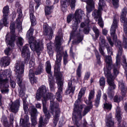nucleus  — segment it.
<instances>
[{"label": "nucleus", "instance_id": "obj_57", "mask_svg": "<svg viewBox=\"0 0 127 127\" xmlns=\"http://www.w3.org/2000/svg\"><path fill=\"white\" fill-rule=\"evenodd\" d=\"M17 80L18 83L20 87H22L21 86V84L22 83V79L20 78L21 76H17Z\"/></svg>", "mask_w": 127, "mask_h": 127}, {"label": "nucleus", "instance_id": "obj_28", "mask_svg": "<svg viewBox=\"0 0 127 127\" xmlns=\"http://www.w3.org/2000/svg\"><path fill=\"white\" fill-rule=\"evenodd\" d=\"M48 122V120L45 119L44 120L42 117L41 116L39 118V125L38 127H42L44 126L45 124L47 123Z\"/></svg>", "mask_w": 127, "mask_h": 127}, {"label": "nucleus", "instance_id": "obj_21", "mask_svg": "<svg viewBox=\"0 0 127 127\" xmlns=\"http://www.w3.org/2000/svg\"><path fill=\"white\" fill-rule=\"evenodd\" d=\"M29 45H26L25 46L22 51V56L25 57L27 59H29L30 56V53L28 48Z\"/></svg>", "mask_w": 127, "mask_h": 127}, {"label": "nucleus", "instance_id": "obj_14", "mask_svg": "<svg viewBox=\"0 0 127 127\" xmlns=\"http://www.w3.org/2000/svg\"><path fill=\"white\" fill-rule=\"evenodd\" d=\"M102 10H94L92 15L96 21H98V23L101 27L103 28V23L102 19L101 16V12Z\"/></svg>", "mask_w": 127, "mask_h": 127}, {"label": "nucleus", "instance_id": "obj_32", "mask_svg": "<svg viewBox=\"0 0 127 127\" xmlns=\"http://www.w3.org/2000/svg\"><path fill=\"white\" fill-rule=\"evenodd\" d=\"M3 18L0 21V24L3 25L4 26H7L9 23V22L7 20V16H3Z\"/></svg>", "mask_w": 127, "mask_h": 127}, {"label": "nucleus", "instance_id": "obj_47", "mask_svg": "<svg viewBox=\"0 0 127 127\" xmlns=\"http://www.w3.org/2000/svg\"><path fill=\"white\" fill-rule=\"evenodd\" d=\"M123 65L125 70L126 71H127V63L126 62V59L125 58V56H123Z\"/></svg>", "mask_w": 127, "mask_h": 127}, {"label": "nucleus", "instance_id": "obj_9", "mask_svg": "<svg viewBox=\"0 0 127 127\" xmlns=\"http://www.w3.org/2000/svg\"><path fill=\"white\" fill-rule=\"evenodd\" d=\"M10 28L11 35L10 38L8 37L9 36H10V34H7L6 36V42L8 45L12 47H14L15 45L14 42L15 40V35L14 34L15 30L14 23L12 22L11 23Z\"/></svg>", "mask_w": 127, "mask_h": 127}, {"label": "nucleus", "instance_id": "obj_40", "mask_svg": "<svg viewBox=\"0 0 127 127\" xmlns=\"http://www.w3.org/2000/svg\"><path fill=\"white\" fill-rule=\"evenodd\" d=\"M47 51L48 54L50 56H52L53 53V52L52 50V46L50 44L48 43L47 44Z\"/></svg>", "mask_w": 127, "mask_h": 127}, {"label": "nucleus", "instance_id": "obj_7", "mask_svg": "<svg viewBox=\"0 0 127 127\" xmlns=\"http://www.w3.org/2000/svg\"><path fill=\"white\" fill-rule=\"evenodd\" d=\"M74 15V18L72 21L73 32L70 33L69 42L70 41L73 36L75 35L76 31L78 28V25L80 22L82 17L84 16L85 14L83 11L80 9H78L76 10Z\"/></svg>", "mask_w": 127, "mask_h": 127}, {"label": "nucleus", "instance_id": "obj_52", "mask_svg": "<svg viewBox=\"0 0 127 127\" xmlns=\"http://www.w3.org/2000/svg\"><path fill=\"white\" fill-rule=\"evenodd\" d=\"M122 99V98L121 97L116 95L114 97V102H120Z\"/></svg>", "mask_w": 127, "mask_h": 127}, {"label": "nucleus", "instance_id": "obj_62", "mask_svg": "<svg viewBox=\"0 0 127 127\" xmlns=\"http://www.w3.org/2000/svg\"><path fill=\"white\" fill-rule=\"evenodd\" d=\"M107 39L111 46H113V45L114 44L112 42V41L111 38L109 37H107Z\"/></svg>", "mask_w": 127, "mask_h": 127}, {"label": "nucleus", "instance_id": "obj_13", "mask_svg": "<svg viewBox=\"0 0 127 127\" xmlns=\"http://www.w3.org/2000/svg\"><path fill=\"white\" fill-rule=\"evenodd\" d=\"M22 62L18 61L15 64V70L17 76H21L24 71V65Z\"/></svg>", "mask_w": 127, "mask_h": 127}, {"label": "nucleus", "instance_id": "obj_38", "mask_svg": "<svg viewBox=\"0 0 127 127\" xmlns=\"http://www.w3.org/2000/svg\"><path fill=\"white\" fill-rule=\"evenodd\" d=\"M23 39L21 37H18L16 39V43L18 46H22L23 44Z\"/></svg>", "mask_w": 127, "mask_h": 127}, {"label": "nucleus", "instance_id": "obj_29", "mask_svg": "<svg viewBox=\"0 0 127 127\" xmlns=\"http://www.w3.org/2000/svg\"><path fill=\"white\" fill-rule=\"evenodd\" d=\"M76 36L77 37V39L74 40L73 42V43L74 44L78 43L81 41L83 39V36L80 35L79 33L77 34L76 35Z\"/></svg>", "mask_w": 127, "mask_h": 127}, {"label": "nucleus", "instance_id": "obj_20", "mask_svg": "<svg viewBox=\"0 0 127 127\" xmlns=\"http://www.w3.org/2000/svg\"><path fill=\"white\" fill-rule=\"evenodd\" d=\"M82 1L86 2L87 5L86 8L88 12L91 11L94 7V3L93 0H81Z\"/></svg>", "mask_w": 127, "mask_h": 127}, {"label": "nucleus", "instance_id": "obj_60", "mask_svg": "<svg viewBox=\"0 0 127 127\" xmlns=\"http://www.w3.org/2000/svg\"><path fill=\"white\" fill-rule=\"evenodd\" d=\"M31 80V79H30V81L31 83L32 84H34V83H36L37 82V80L36 78L34 77L32 78V79Z\"/></svg>", "mask_w": 127, "mask_h": 127}, {"label": "nucleus", "instance_id": "obj_37", "mask_svg": "<svg viewBox=\"0 0 127 127\" xmlns=\"http://www.w3.org/2000/svg\"><path fill=\"white\" fill-rule=\"evenodd\" d=\"M46 70L47 72L49 74H52L51 72V66L50 63L49 61H48L46 62Z\"/></svg>", "mask_w": 127, "mask_h": 127}, {"label": "nucleus", "instance_id": "obj_48", "mask_svg": "<svg viewBox=\"0 0 127 127\" xmlns=\"http://www.w3.org/2000/svg\"><path fill=\"white\" fill-rule=\"evenodd\" d=\"M85 24L84 23H82L81 24V27L82 28H83L85 26L88 27L89 26V24L90 22L89 20V19H86L85 21Z\"/></svg>", "mask_w": 127, "mask_h": 127}, {"label": "nucleus", "instance_id": "obj_26", "mask_svg": "<svg viewBox=\"0 0 127 127\" xmlns=\"http://www.w3.org/2000/svg\"><path fill=\"white\" fill-rule=\"evenodd\" d=\"M72 82L70 81L68 83V86L67 88L65 94L67 95L70 93H73L75 90V87H73L72 85Z\"/></svg>", "mask_w": 127, "mask_h": 127}, {"label": "nucleus", "instance_id": "obj_5", "mask_svg": "<svg viewBox=\"0 0 127 127\" xmlns=\"http://www.w3.org/2000/svg\"><path fill=\"white\" fill-rule=\"evenodd\" d=\"M105 62L106 64V67L104 68V73L107 78L108 83L109 85L108 90L110 92L116 88V86L113 81L114 78L111 75L110 71L111 69L112 64V60L110 56H107L106 57Z\"/></svg>", "mask_w": 127, "mask_h": 127}, {"label": "nucleus", "instance_id": "obj_64", "mask_svg": "<svg viewBox=\"0 0 127 127\" xmlns=\"http://www.w3.org/2000/svg\"><path fill=\"white\" fill-rule=\"evenodd\" d=\"M31 22L32 25L33 26L36 24V19L32 20V18L31 20Z\"/></svg>", "mask_w": 127, "mask_h": 127}, {"label": "nucleus", "instance_id": "obj_23", "mask_svg": "<svg viewBox=\"0 0 127 127\" xmlns=\"http://www.w3.org/2000/svg\"><path fill=\"white\" fill-rule=\"evenodd\" d=\"M10 62V59L9 57H4L1 59L0 65L1 66H7L9 64Z\"/></svg>", "mask_w": 127, "mask_h": 127}, {"label": "nucleus", "instance_id": "obj_36", "mask_svg": "<svg viewBox=\"0 0 127 127\" xmlns=\"http://www.w3.org/2000/svg\"><path fill=\"white\" fill-rule=\"evenodd\" d=\"M116 117L119 123H120V120L121 118L120 115V110L119 108L117 107L116 110Z\"/></svg>", "mask_w": 127, "mask_h": 127}, {"label": "nucleus", "instance_id": "obj_30", "mask_svg": "<svg viewBox=\"0 0 127 127\" xmlns=\"http://www.w3.org/2000/svg\"><path fill=\"white\" fill-rule=\"evenodd\" d=\"M116 63V64L114 65L113 66V70L114 74V77H116L118 74L119 72V70L118 67V65L119 64H118Z\"/></svg>", "mask_w": 127, "mask_h": 127}, {"label": "nucleus", "instance_id": "obj_42", "mask_svg": "<svg viewBox=\"0 0 127 127\" xmlns=\"http://www.w3.org/2000/svg\"><path fill=\"white\" fill-rule=\"evenodd\" d=\"M52 9V7L47 6L45 8V12L46 15H48L50 14L51 12V9Z\"/></svg>", "mask_w": 127, "mask_h": 127}, {"label": "nucleus", "instance_id": "obj_11", "mask_svg": "<svg viewBox=\"0 0 127 127\" xmlns=\"http://www.w3.org/2000/svg\"><path fill=\"white\" fill-rule=\"evenodd\" d=\"M75 0H63L61 1V8L63 12L67 10V6L70 5L71 8H74L75 6Z\"/></svg>", "mask_w": 127, "mask_h": 127}, {"label": "nucleus", "instance_id": "obj_16", "mask_svg": "<svg viewBox=\"0 0 127 127\" xmlns=\"http://www.w3.org/2000/svg\"><path fill=\"white\" fill-rule=\"evenodd\" d=\"M99 50L100 53L103 56H104V53L102 48L104 47H108V44L106 41L105 37L102 36H100L99 37Z\"/></svg>", "mask_w": 127, "mask_h": 127}, {"label": "nucleus", "instance_id": "obj_49", "mask_svg": "<svg viewBox=\"0 0 127 127\" xmlns=\"http://www.w3.org/2000/svg\"><path fill=\"white\" fill-rule=\"evenodd\" d=\"M75 15L73 16V14H70L67 17V21L68 23H69L72 20V17L73 18V20L74 19Z\"/></svg>", "mask_w": 127, "mask_h": 127}, {"label": "nucleus", "instance_id": "obj_43", "mask_svg": "<svg viewBox=\"0 0 127 127\" xmlns=\"http://www.w3.org/2000/svg\"><path fill=\"white\" fill-rule=\"evenodd\" d=\"M99 1L98 8L99 10H102L103 6L105 4V2L103 0H99Z\"/></svg>", "mask_w": 127, "mask_h": 127}, {"label": "nucleus", "instance_id": "obj_56", "mask_svg": "<svg viewBox=\"0 0 127 127\" xmlns=\"http://www.w3.org/2000/svg\"><path fill=\"white\" fill-rule=\"evenodd\" d=\"M2 121L3 123V125L5 126H8V122L6 118H5L4 119V118H2Z\"/></svg>", "mask_w": 127, "mask_h": 127}, {"label": "nucleus", "instance_id": "obj_58", "mask_svg": "<svg viewBox=\"0 0 127 127\" xmlns=\"http://www.w3.org/2000/svg\"><path fill=\"white\" fill-rule=\"evenodd\" d=\"M121 42L119 40H118L116 42L115 44L116 46L118 47V48H122L121 46Z\"/></svg>", "mask_w": 127, "mask_h": 127}, {"label": "nucleus", "instance_id": "obj_59", "mask_svg": "<svg viewBox=\"0 0 127 127\" xmlns=\"http://www.w3.org/2000/svg\"><path fill=\"white\" fill-rule=\"evenodd\" d=\"M10 86L12 88H14L15 86L16 83L13 80H11L10 81Z\"/></svg>", "mask_w": 127, "mask_h": 127}, {"label": "nucleus", "instance_id": "obj_15", "mask_svg": "<svg viewBox=\"0 0 127 127\" xmlns=\"http://www.w3.org/2000/svg\"><path fill=\"white\" fill-rule=\"evenodd\" d=\"M118 20L114 18L113 19V23L110 30V33L111 36L113 37L114 39H117V35L116 34V30L118 28Z\"/></svg>", "mask_w": 127, "mask_h": 127}, {"label": "nucleus", "instance_id": "obj_35", "mask_svg": "<svg viewBox=\"0 0 127 127\" xmlns=\"http://www.w3.org/2000/svg\"><path fill=\"white\" fill-rule=\"evenodd\" d=\"M92 27L93 31L95 33V38L97 39L99 35V31L95 25L93 26Z\"/></svg>", "mask_w": 127, "mask_h": 127}, {"label": "nucleus", "instance_id": "obj_22", "mask_svg": "<svg viewBox=\"0 0 127 127\" xmlns=\"http://www.w3.org/2000/svg\"><path fill=\"white\" fill-rule=\"evenodd\" d=\"M106 121V126L107 127H114V122L112 119V115L111 113H110L107 117Z\"/></svg>", "mask_w": 127, "mask_h": 127}, {"label": "nucleus", "instance_id": "obj_33", "mask_svg": "<svg viewBox=\"0 0 127 127\" xmlns=\"http://www.w3.org/2000/svg\"><path fill=\"white\" fill-rule=\"evenodd\" d=\"M2 12L3 16H8L9 13V9L8 6H6L3 8Z\"/></svg>", "mask_w": 127, "mask_h": 127}, {"label": "nucleus", "instance_id": "obj_4", "mask_svg": "<svg viewBox=\"0 0 127 127\" xmlns=\"http://www.w3.org/2000/svg\"><path fill=\"white\" fill-rule=\"evenodd\" d=\"M33 30L30 28L28 31L26 37L29 40L30 47L33 51H35L37 55L39 56L43 49V46L42 42L36 40L32 36Z\"/></svg>", "mask_w": 127, "mask_h": 127}, {"label": "nucleus", "instance_id": "obj_8", "mask_svg": "<svg viewBox=\"0 0 127 127\" xmlns=\"http://www.w3.org/2000/svg\"><path fill=\"white\" fill-rule=\"evenodd\" d=\"M127 11L126 7H124L122 10L120 18L121 22L123 24L124 32L126 35V36L123 35V46L125 48H127V19L126 17Z\"/></svg>", "mask_w": 127, "mask_h": 127}, {"label": "nucleus", "instance_id": "obj_10", "mask_svg": "<svg viewBox=\"0 0 127 127\" xmlns=\"http://www.w3.org/2000/svg\"><path fill=\"white\" fill-rule=\"evenodd\" d=\"M95 94V92L94 90H91L89 93L88 97V100H86V103L90 105V106H87L84 108V109L83 111L82 115L83 116L85 115L89 111L90 109H91L93 107L92 104V101L91 100L92 99L94 98Z\"/></svg>", "mask_w": 127, "mask_h": 127}, {"label": "nucleus", "instance_id": "obj_44", "mask_svg": "<svg viewBox=\"0 0 127 127\" xmlns=\"http://www.w3.org/2000/svg\"><path fill=\"white\" fill-rule=\"evenodd\" d=\"M104 108L108 110H110L112 107L111 104L107 101L105 102L104 104Z\"/></svg>", "mask_w": 127, "mask_h": 127}, {"label": "nucleus", "instance_id": "obj_24", "mask_svg": "<svg viewBox=\"0 0 127 127\" xmlns=\"http://www.w3.org/2000/svg\"><path fill=\"white\" fill-rule=\"evenodd\" d=\"M119 88L121 91L122 95L124 96L126 93L127 88L122 81L119 82Z\"/></svg>", "mask_w": 127, "mask_h": 127}, {"label": "nucleus", "instance_id": "obj_3", "mask_svg": "<svg viewBox=\"0 0 127 127\" xmlns=\"http://www.w3.org/2000/svg\"><path fill=\"white\" fill-rule=\"evenodd\" d=\"M85 90L86 88H85L81 90L78 94V98L74 104V112L73 113L72 119L77 126V127H82V126L80 125L78 120V119L81 120L82 117L81 113L82 109L84 105L80 104L81 98L85 93Z\"/></svg>", "mask_w": 127, "mask_h": 127}, {"label": "nucleus", "instance_id": "obj_25", "mask_svg": "<svg viewBox=\"0 0 127 127\" xmlns=\"http://www.w3.org/2000/svg\"><path fill=\"white\" fill-rule=\"evenodd\" d=\"M48 80L50 90H53L54 88V86L55 85V82L54 81V78L53 77L52 74H50L48 75Z\"/></svg>", "mask_w": 127, "mask_h": 127}, {"label": "nucleus", "instance_id": "obj_6", "mask_svg": "<svg viewBox=\"0 0 127 127\" xmlns=\"http://www.w3.org/2000/svg\"><path fill=\"white\" fill-rule=\"evenodd\" d=\"M11 74V72L9 69L5 70L0 73V86L2 88L1 90L2 94H7L9 92L8 79Z\"/></svg>", "mask_w": 127, "mask_h": 127}, {"label": "nucleus", "instance_id": "obj_18", "mask_svg": "<svg viewBox=\"0 0 127 127\" xmlns=\"http://www.w3.org/2000/svg\"><path fill=\"white\" fill-rule=\"evenodd\" d=\"M17 12L19 14V17L16 20V23L17 24V28L18 29L19 31L22 29V20H20V18L22 16V14L21 9V7L18 8L17 10Z\"/></svg>", "mask_w": 127, "mask_h": 127}, {"label": "nucleus", "instance_id": "obj_2", "mask_svg": "<svg viewBox=\"0 0 127 127\" xmlns=\"http://www.w3.org/2000/svg\"><path fill=\"white\" fill-rule=\"evenodd\" d=\"M60 46H55L56 47V50L57 54L56 55V60L55 62L54 68V75L56 77L58 86V91L56 92L55 97L58 101L61 102L62 101L61 95L63 93V80L60 71V67L61 65V62L62 58V55L63 53V52L62 48Z\"/></svg>", "mask_w": 127, "mask_h": 127}, {"label": "nucleus", "instance_id": "obj_41", "mask_svg": "<svg viewBox=\"0 0 127 127\" xmlns=\"http://www.w3.org/2000/svg\"><path fill=\"white\" fill-rule=\"evenodd\" d=\"M20 88L21 89L19 92V95L20 97L24 98L25 95L24 91L25 90V88L24 86H23Z\"/></svg>", "mask_w": 127, "mask_h": 127}, {"label": "nucleus", "instance_id": "obj_54", "mask_svg": "<svg viewBox=\"0 0 127 127\" xmlns=\"http://www.w3.org/2000/svg\"><path fill=\"white\" fill-rule=\"evenodd\" d=\"M14 120V116L12 114H11L10 115V122L11 125L13 126V125Z\"/></svg>", "mask_w": 127, "mask_h": 127}, {"label": "nucleus", "instance_id": "obj_63", "mask_svg": "<svg viewBox=\"0 0 127 127\" xmlns=\"http://www.w3.org/2000/svg\"><path fill=\"white\" fill-rule=\"evenodd\" d=\"M90 73L89 72H87L85 74L84 79H87L90 77Z\"/></svg>", "mask_w": 127, "mask_h": 127}, {"label": "nucleus", "instance_id": "obj_1", "mask_svg": "<svg viewBox=\"0 0 127 127\" xmlns=\"http://www.w3.org/2000/svg\"><path fill=\"white\" fill-rule=\"evenodd\" d=\"M48 89L44 86H42L37 90L36 98L37 100H39L42 97L43 111L45 117V119L48 120L51 117V115L48 112L46 107V101L49 99L50 100L49 108L50 112L53 116V123L56 126L59 119L60 111L58 108L59 104L53 101L55 96L51 93H48Z\"/></svg>", "mask_w": 127, "mask_h": 127}, {"label": "nucleus", "instance_id": "obj_53", "mask_svg": "<svg viewBox=\"0 0 127 127\" xmlns=\"http://www.w3.org/2000/svg\"><path fill=\"white\" fill-rule=\"evenodd\" d=\"M95 54L98 61V63L100 64V56L98 52L96 50L95 51Z\"/></svg>", "mask_w": 127, "mask_h": 127}, {"label": "nucleus", "instance_id": "obj_27", "mask_svg": "<svg viewBox=\"0 0 127 127\" xmlns=\"http://www.w3.org/2000/svg\"><path fill=\"white\" fill-rule=\"evenodd\" d=\"M43 66L42 65H39L38 66L36 69L34 68L33 70L34 72V74L36 75H38L41 74L43 72Z\"/></svg>", "mask_w": 127, "mask_h": 127}, {"label": "nucleus", "instance_id": "obj_34", "mask_svg": "<svg viewBox=\"0 0 127 127\" xmlns=\"http://www.w3.org/2000/svg\"><path fill=\"white\" fill-rule=\"evenodd\" d=\"M101 95V93L99 92L98 93V94L96 95V98L95 100V105L96 107H97L99 104Z\"/></svg>", "mask_w": 127, "mask_h": 127}, {"label": "nucleus", "instance_id": "obj_39", "mask_svg": "<svg viewBox=\"0 0 127 127\" xmlns=\"http://www.w3.org/2000/svg\"><path fill=\"white\" fill-rule=\"evenodd\" d=\"M82 67V64H79L76 70V74L79 78H80L81 76V69Z\"/></svg>", "mask_w": 127, "mask_h": 127}, {"label": "nucleus", "instance_id": "obj_50", "mask_svg": "<svg viewBox=\"0 0 127 127\" xmlns=\"http://www.w3.org/2000/svg\"><path fill=\"white\" fill-rule=\"evenodd\" d=\"M23 108L25 111V113H26L28 108L26 101L25 100H23Z\"/></svg>", "mask_w": 127, "mask_h": 127}, {"label": "nucleus", "instance_id": "obj_51", "mask_svg": "<svg viewBox=\"0 0 127 127\" xmlns=\"http://www.w3.org/2000/svg\"><path fill=\"white\" fill-rule=\"evenodd\" d=\"M100 85V86H104L105 83V79L103 77L100 78L99 80Z\"/></svg>", "mask_w": 127, "mask_h": 127}, {"label": "nucleus", "instance_id": "obj_17", "mask_svg": "<svg viewBox=\"0 0 127 127\" xmlns=\"http://www.w3.org/2000/svg\"><path fill=\"white\" fill-rule=\"evenodd\" d=\"M20 103L19 100H16L13 102H11L9 104V106L12 112L16 113L18 111L20 105Z\"/></svg>", "mask_w": 127, "mask_h": 127}, {"label": "nucleus", "instance_id": "obj_31", "mask_svg": "<svg viewBox=\"0 0 127 127\" xmlns=\"http://www.w3.org/2000/svg\"><path fill=\"white\" fill-rule=\"evenodd\" d=\"M122 48H119L118 52L116 57V63L117 64H120V56L122 55Z\"/></svg>", "mask_w": 127, "mask_h": 127}, {"label": "nucleus", "instance_id": "obj_45", "mask_svg": "<svg viewBox=\"0 0 127 127\" xmlns=\"http://www.w3.org/2000/svg\"><path fill=\"white\" fill-rule=\"evenodd\" d=\"M29 67L30 68H31L30 69H32L33 70L35 68V63L34 61L31 60L29 63Z\"/></svg>", "mask_w": 127, "mask_h": 127}, {"label": "nucleus", "instance_id": "obj_12", "mask_svg": "<svg viewBox=\"0 0 127 127\" xmlns=\"http://www.w3.org/2000/svg\"><path fill=\"white\" fill-rule=\"evenodd\" d=\"M29 111L31 113V119L32 125L35 126L37 123L36 121V116L38 113L37 109L33 105H32L29 108Z\"/></svg>", "mask_w": 127, "mask_h": 127}, {"label": "nucleus", "instance_id": "obj_55", "mask_svg": "<svg viewBox=\"0 0 127 127\" xmlns=\"http://www.w3.org/2000/svg\"><path fill=\"white\" fill-rule=\"evenodd\" d=\"M113 4L115 7H117L118 6V0H112Z\"/></svg>", "mask_w": 127, "mask_h": 127}, {"label": "nucleus", "instance_id": "obj_19", "mask_svg": "<svg viewBox=\"0 0 127 127\" xmlns=\"http://www.w3.org/2000/svg\"><path fill=\"white\" fill-rule=\"evenodd\" d=\"M44 34L47 36V38L51 39L53 36V32L51 28H49L46 25L43 26Z\"/></svg>", "mask_w": 127, "mask_h": 127}, {"label": "nucleus", "instance_id": "obj_46", "mask_svg": "<svg viewBox=\"0 0 127 127\" xmlns=\"http://www.w3.org/2000/svg\"><path fill=\"white\" fill-rule=\"evenodd\" d=\"M34 72L32 69H30V70L29 73V77L30 80L31 79V80H32V78L35 77L34 76Z\"/></svg>", "mask_w": 127, "mask_h": 127}, {"label": "nucleus", "instance_id": "obj_61", "mask_svg": "<svg viewBox=\"0 0 127 127\" xmlns=\"http://www.w3.org/2000/svg\"><path fill=\"white\" fill-rule=\"evenodd\" d=\"M10 50V48L9 47L6 48L4 50V52L5 54L7 55L9 54Z\"/></svg>", "mask_w": 127, "mask_h": 127}]
</instances>
